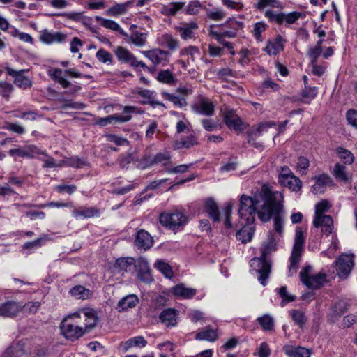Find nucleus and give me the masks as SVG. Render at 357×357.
<instances>
[{
	"label": "nucleus",
	"mask_w": 357,
	"mask_h": 357,
	"mask_svg": "<svg viewBox=\"0 0 357 357\" xmlns=\"http://www.w3.org/2000/svg\"><path fill=\"white\" fill-rule=\"evenodd\" d=\"M47 75L55 82L59 84L63 89H67L71 86V82L65 78V75H68L73 78L85 77L86 79H93L89 75H83L75 68H68L65 70L61 68H50L47 70Z\"/></svg>",
	"instance_id": "7"
},
{
	"label": "nucleus",
	"mask_w": 357,
	"mask_h": 357,
	"mask_svg": "<svg viewBox=\"0 0 357 357\" xmlns=\"http://www.w3.org/2000/svg\"><path fill=\"white\" fill-rule=\"evenodd\" d=\"M334 176L342 181L347 182L349 181V176L346 171V167L340 164L336 163L333 168Z\"/></svg>",
	"instance_id": "48"
},
{
	"label": "nucleus",
	"mask_w": 357,
	"mask_h": 357,
	"mask_svg": "<svg viewBox=\"0 0 357 357\" xmlns=\"http://www.w3.org/2000/svg\"><path fill=\"white\" fill-rule=\"evenodd\" d=\"M224 121L227 127L236 131H241L244 129L241 119L233 110H228L224 115Z\"/></svg>",
	"instance_id": "20"
},
{
	"label": "nucleus",
	"mask_w": 357,
	"mask_h": 357,
	"mask_svg": "<svg viewBox=\"0 0 357 357\" xmlns=\"http://www.w3.org/2000/svg\"><path fill=\"white\" fill-rule=\"evenodd\" d=\"M26 355L24 344L18 342L8 348L3 357H26Z\"/></svg>",
	"instance_id": "33"
},
{
	"label": "nucleus",
	"mask_w": 357,
	"mask_h": 357,
	"mask_svg": "<svg viewBox=\"0 0 357 357\" xmlns=\"http://www.w3.org/2000/svg\"><path fill=\"white\" fill-rule=\"evenodd\" d=\"M170 158V154L167 152L158 153L154 156L153 158H151L150 157H144L139 165L142 169L159 163H162L163 166L166 167L171 163Z\"/></svg>",
	"instance_id": "18"
},
{
	"label": "nucleus",
	"mask_w": 357,
	"mask_h": 357,
	"mask_svg": "<svg viewBox=\"0 0 357 357\" xmlns=\"http://www.w3.org/2000/svg\"><path fill=\"white\" fill-rule=\"evenodd\" d=\"M354 255H343L337 261V274L341 278H346L354 266Z\"/></svg>",
	"instance_id": "15"
},
{
	"label": "nucleus",
	"mask_w": 357,
	"mask_h": 357,
	"mask_svg": "<svg viewBox=\"0 0 357 357\" xmlns=\"http://www.w3.org/2000/svg\"><path fill=\"white\" fill-rule=\"evenodd\" d=\"M136 93L145 99V100L141 102L142 105H150L153 107L156 106L165 107L162 102L155 100V93L153 91L148 89L138 90Z\"/></svg>",
	"instance_id": "29"
},
{
	"label": "nucleus",
	"mask_w": 357,
	"mask_h": 357,
	"mask_svg": "<svg viewBox=\"0 0 357 357\" xmlns=\"http://www.w3.org/2000/svg\"><path fill=\"white\" fill-rule=\"evenodd\" d=\"M268 25L264 22H258L254 24V29L252 30V34L258 41L262 40L261 34L266 31Z\"/></svg>",
	"instance_id": "52"
},
{
	"label": "nucleus",
	"mask_w": 357,
	"mask_h": 357,
	"mask_svg": "<svg viewBox=\"0 0 357 357\" xmlns=\"http://www.w3.org/2000/svg\"><path fill=\"white\" fill-rule=\"evenodd\" d=\"M96 58L100 62L103 63H112V54L105 49H100L96 54Z\"/></svg>",
	"instance_id": "59"
},
{
	"label": "nucleus",
	"mask_w": 357,
	"mask_h": 357,
	"mask_svg": "<svg viewBox=\"0 0 357 357\" xmlns=\"http://www.w3.org/2000/svg\"><path fill=\"white\" fill-rule=\"evenodd\" d=\"M291 317L296 324L302 327L306 322V317L303 312L298 310H293L290 312Z\"/></svg>",
	"instance_id": "56"
},
{
	"label": "nucleus",
	"mask_w": 357,
	"mask_h": 357,
	"mask_svg": "<svg viewBox=\"0 0 357 357\" xmlns=\"http://www.w3.org/2000/svg\"><path fill=\"white\" fill-rule=\"evenodd\" d=\"M162 96L165 99L172 102L176 106L182 107L183 105H186L185 99L179 98L173 94L165 92L162 93Z\"/></svg>",
	"instance_id": "61"
},
{
	"label": "nucleus",
	"mask_w": 357,
	"mask_h": 357,
	"mask_svg": "<svg viewBox=\"0 0 357 357\" xmlns=\"http://www.w3.org/2000/svg\"><path fill=\"white\" fill-rule=\"evenodd\" d=\"M239 201V216L246 220L247 225H252L255 220V214L258 215V211L261 210L262 205H259V203L263 200L260 197V194L259 197H255L242 195Z\"/></svg>",
	"instance_id": "3"
},
{
	"label": "nucleus",
	"mask_w": 357,
	"mask_h": 357,
	"mask_svg": "<svg viewBox=\"0 0 357 357\" xmlns=\"http://www.w3.org/2000/svg\"><path fill=\"white\" fill-rule=\"evenodd\" d=\"M197 144V139L193 135H190L185 139L176 140L174 142V149H181L183 148L189 149L190 147Z\"/></svg>",
	"instance_id": "47"
},
{
	"label": "nucleus",
	"mask_w": 357,
	"mask_h": 357,
	"mask_svg": "<svg viewBox=\"0 0 357 357\" xmlns=\"http://www.w3.org/2000/svg\"><path fill=\"white\" fill-rule=\"evenodd\" d=\"M218 338V334L215 330L208 328L196 335V339L199 340H206L213 342Z\"/></svg>",
	"instance_id": "42"
},
{
	"label": "nucleus",
	"mask_w": 357,
	"mask_h": 357,
	"mask_svg": "<svg viewBox=\"0 0 357 357\" xmlns=\"http://www.w3.org/2000/svg\"><path fill=\"white\" fill-rule=\"evenodd\" d=\"M336 152L338 154L340 160L344 164L351 165L354 162V156L350 151L343 147H337L336 149Z\"/></svg>",
	"instance_id": "46"
},
{
	"label": "nucleus",
	"mask_w": 357,
	"mask_h": 357,
	"mask_svg": "<svg viewBox=\"0 0 357 357\" xmlns=\"http://www.w3.org/2000/svg\"><path fill=\"white\" fill-rule=\"evenodd\" d=\"M160 44L168 47L171 50H175L178 47V43L172 35L168 33L163 34L160 39Z\"/></svg>",
	"instance_id": "45"
},
{
	"label": "nucleus",
	"mask_w": 357,
	"mask_h": 357,
	"mask_svg": "<svg viewBox=\"0 0 357 357\" xmlns=\"http://www.w3.org/2000/svg\"><path fill=\"white\" fill-rule=\"evenodd\" d=\"M139 303V298L134 294H130L121 299L118 303V307L121 310L132 308Z\"/></svg>",
	"instance_id": "38"
},
{
	"label": "nucleus",
	"mask_w": 357,
	"mask_h": 357,
	"mask_svg": "<svg viewBox=\"0 0 357 357\" xmlns=\"http://www.w3.org/2000/svg\"><path fill=\"white\" fill-rule=\"evenodd\" d=\"M73 317H76L78 319H84V329L86 333L91 331L98 324V317L96 312L91 308H83L77 312L72 314Z\"/></svg>",
	"instance_id": "11"
},
{
	"label": "nucleus",
	"mask_w": 357,
	"mask_h": 357,
	"mask_svg": "<svg viewBox=\"0 0 357 357\" xmlns=\"http://www.w3.org/2000/svg\"><path fill=\"white\" fill-rule=\"evenodd\" d=\"M76 317L72 314L66 317L61 322V331L62 335L68 340H75L86 333L83 326H79V321L75 319Z\"/></svg>",
	"instance_id": "8"
},
{
	"label": "nucleus",
	"mask_w": 357,
	"mask_h": 357,
	"mask_svg": "<svg viewBox=\"0 0 357 357\" xmlns=\"http://www.w3.org/2000/svg\"><path fill=\"white\" fill-rule=\"evenodd\" d=\"M40 153V150L34 145H28L24 147L12 149L8 153L10 156L33 158Z\"/></svg>",
	"instance_id": "19"
},
{
	"label": "nucleus",
	"mask_w": 357,
	"mask_h": 357,
	"mask_svg": "<svg viewBox=\"0 0 357 357\" xmlns=\"http://www.w3.org/2000/svg\"><path fill=\"white\" fill-rule=\"evenodd\" d=\"M259 324L262 328L266 331H272L274 327V322L273 318L269 315H264L257 319Z\"/></svg>",
	"instance_id": "54"
},
{
	"label": "nucleus",
	"mask_w": 357,
	"mask_h": 357,
	"mask_svg": "<svg viewBox=\"0 0 357 357\" xmlns=\"http://www.w3.org/2000/svg\"><path fill=\"white\" fill-rule=\"evenodd\" d=\"M157 79L160 82L167 84H173L175 82L173 73L169 70H160L158 74Z\"/></svg>",
	"instance_id": "49"
},
{
	"label": "nucleus",
	"mask_w": 357,
	"mask_h": 357,
	"mask_svg": "<svg viewBox=\"0 0 357 357\" xmlns=\"http://www.w3.org/2000/svg\"><path fill=\"white\" fill-rule=\"evenodd\" d=\"M317 95V89L316 87H307L305 86L302 93L303 102L310 103Z\"/></svg>",
	"instance_id": "51"
},
{
	"label": "nucleus",
	"mask_w": 357,
	"mask_h": 357,
	"mask_svg": "<svg viewBox=\"0 0 357 357\" xmlns=\"http://www.w3.org/2000/svg\"><path fill=\"white\" fill-rule=\"evenodd\" d=\"M6 70L9 75L15 78L14 83L20 88L25 89L32 86L30 79L24 75L25 72L28 71L27 70H15L9 67H7Z\"/></svg>",
	"instance_id": "17"
},
{
	"label": "nucleus",
	"mask_w": 357,
	"mask_h": 357,
	"mask_svg": "<svg viewBox=\"0 0 357 357\" xmlns=\"http://www.w3.org/2000/svg\"><path fill=\"white\" fill-rule=\"evenodd\" d=\"M198 28V24L195 22H191L182 24L181 26L176 27V30L183 40H188L195 38L194 31L197 30Z\"/></svg>",
	"instance_id": "27"
},
{
	"label": "nucleus",
	"mask_w": 357,
	"mask_h": 357,
	"mask_svg": "<svg viewBox=\"0 0 357 357\" xmlns=\"http://www.w3.org/2000/svg\"><path fill=\"white\" fill-rule=\"evenodd\" d=\"M146 33L135 32L130 36V41L138 47H143L146 43Z\"/></svg>",
	"instance_id": "55"
},
{
	"label": "nucleus",
	"mask_w": 357,
	"mask_h": 357,
	"mask_svg": "<svg viewBox=\"0 0 357 357\" xmlns=\"http://www.w3.org/2000/svg\"><path fill=\"white\" fill-rule=\"evenodd\" d=\"M39 154L43 155L47 158L45 159H40L44 163L43 165V167L54 168V167L62 166L61 162L56 163L55 160L52 157L49 156L45 151H40V153Z\"/></svg>",
	"instance_id": "58"
},
{
	"label": "nucleus",
	"mask_w": 357,
	"mask_h": 357,
	"mask_svg": "<svg viewBox=\"0 0 357 357\" xmlns=\"http://www.w3.org/2000/svg\"><path fill=\"white\" fill-rule=\"evenodd\" d=\"M66 36L61 32H50L44 30L40 34V40L46 44L61 43L65 40Z\"/></svg>",
	"instance_id": "28"
},
{
	"label": "nucleus",
	"mask_w": 357,
	"mask_h": 357,
	"mask_svg": "<svg viewBox=\"0 0 357 357\" xmlns=\"http://www.w3.org/2000/svg\"><path fill=\"white\" fill-rule=\"evenodd\" d=\"M185 6V2L174 1L167 5L163 6L161 8V13L165 16H175L177 13L181 10Z\"/></svg>",
	"instance_id": "31"
},
{
	"label": "nucleus",
	"mask_w": 357,
	"mask_h": 357,
	"mask_svg": "<svg viewBox=\"0 0 357 357\" xmlns=\"http://www.w3.org/2000/svg\"><path fill=\"white\" fill-rule=\"evenodd\" d=\"M206 16L211 20L220 21L225 17V13L222 9H217L215 10L207 9Z\"/></svg>",
	"instance_id": "60"
},
{
	"label": "nucleus",
	"mask_w": 357,
	"mask_h": 357,
	"mask_svg": "<svg viewBox=\"0 0 357 357\" xmlns=\"http://www.w3.org/2000/svg\"><path fill=\"white\" fill-rule=\"evenodd\" d=\"M285 354L289 357H310L311 352L309 349L302 347L285 346Z\"/></svg>",
	"instance_id": "32"
},
{
	"label": "nucleus",
	"mask_w": 357,
	"mask_h": 357,
	"mask_svg": "<svg viewBox=\"0 0 357 357\" xmlns=\"http://www.w3.org/2000/svg\"><path fill=\"white\" fill-rule=\"evenodd\" d=\"M312 269V267L310 265L302 268L299 273L301 281L309 289H320L326 282V275L322 273L311 275Z\"/></svg>",
	"instance_id": "9"
},
{
	"label": "nucleus",
	"mask_w": 357,
	"mask_h": 357,
	"mask_svg": "<svg viewBox=\"0 0 357 357\" xmlns=\"http://www.w3.org/2000/svg\"><path fill=\"white\" fill-rule=\"evenodd\" d=\"M154 267L160 271L166 278H171L173 276V271L171 266L168 263L162 259H158L154 264Z\"/></svg>",
	"instance_id": "44"
},
{
	"label": "nucleus",
	"mask_w": 357,
	"mask_h": 357,
	"mask_svg": "<svg viewBox=\"0 0 357 357\" xmlns=\"http://www.w3.org/2000/svg\"><path fill=\"white\" fill-rule=\"evenodd\" d=\"M135 243L137 248L146 250L153 245V240L146 231L141 229L136 234Z\"/></svg>",
	"instance_id": "25"
},
{
	"label": "nucleus",
	"mask_w": 357,
	"mask_h": 357,
	"mask_svg": "<svg viewBox=\"0 0 357 357\" xmlns=\"http://www.w3.org/2000/svg\"><path fill=\"white\" fill-rule=\"evenodd\" d=\"M264 16L270 22H275L278 25L285 22L286 25H290L295 23L298 19L305 17V14L296 11L286 14L283 12L276 13L272 10H266L264 12Z\"/></svg>",
	"instance_id": "10"
},
{
	"label": "nucleus",
	"mask_w": 357,
	"mask_h": 357,
	"mask_svg": "<svg viewBox=\"0 0 357 357\" xmlns=\"http://www.w3.org/2000/svg\"><path fill=\"white\" fill-rule=\"evenodd\" d=\"M63 164H66L67 166L75 167V168H82L84 166L86 165L87 162L78 157H72L68 158L65 161L61 162Z\"/></svg>",
	"instance_id": "57"
},
{
	"label": "nucleus",
	"mask_w": 357,
	"mask_h": 357,
	"mask_svg": "<svg viewBox=\"0 0 357 357\" xmlns=\"http://www.w3.org/2000/svg\"><path fill=\"white\" fill-rule=\"evenodd\" d=\"M259 11H263L266 8H282V3L278 0H258L254 6Z\"/></svg>",
	"instance_id": "41"
},
{
	"label": "nucleus",
	"mask_w": 357,
	"mask_h": 357,
	"mask_svg": "<svg viewBox=\"0 0 357 357\" xmlns=\"http://www.w3.org/2000/svg\"><path fill=\"white\" fill-rule=\"evenodd\" d=\"M305 243V237L304 236V232L300 227H297L296 229L293 249L289 257L290 265L289 266L288 271L289 276H292L297 271L303 251Z\"/></svg>",
	"instance_id": "6"
},
{
	"label": "nucleus",
	"mask_w": 357,
	"mask_h": 357,
	"mask_svg": "<svg viewBox=\"0 0 357 357\" xmlns=\"http://www.w3.org/2000/svg\"><path fill=\"white\" fill-rule=\"evenodd\" d=\"M135 1V0H130L123 3H116L105 11L106 14L113 17L124 15L133 6Z\"/></svg>",
	"instance_id": "26"
},
{
	"label": "nucleus",
	"mask_w": 357,
	"mask_h": 357,
	"mask_svg": "<svg viewBox=\"0 0 357 357\" xmlns=\"http://www.w3.org/2000/svg\"><path fill=\"white\" fill-rule=\"evenodd\" d=\"M217 26L221 29L225 27L229 28L236 33L238 30L242 29L243 28V23L242 22L235 20L232 18H229L224 23L218 24Z\"/></svg>",
	"instance_id": "50"
},
{
	"label": "nucleus",
	"mask_w": 357,
	"mask_h": 357,
	"mask_svg": "<svg viewBox=\"0 0 357 357\" xmlns=\"http://www.w3.org/2000/svg\"><path fill=\"white\" fill-rule=\"evenodd\" d=\"M202 8L203 6L199 1L192 0L187 5L185 13L189 15H197Z\"/></svg>",
	"instance_id": "53"
},
{
	"label": "nucleus",
	"mask_w": 357,
	"mask_h": 357,
	"mask_svg": "<svg viewBox=\"0 0 357 357\" xmlns=\"http://www.w3.org/2000/svg\"><path fill=\"white\" fill-rule=\"evenodd\" d=\"M192 111L197 114L211 116L215 112V105L208 98L199 96L191 105Z\"/></svg>",
	"instance_id": "12"
},
{
	"label": "nucleus",
	"mask_w": 357,
	"mask_h": 357,
	"mask_svg": "<svg viewBox=\"0 0 357 357\" xmlns=\"http://www.w3.org/2000/svg\"><path fill=\"white\" fill-rule=\"evenodd\" d=\"M178 317V310L174 308H167L160 313L159 319L167 327H173L177 324Z\"/></svg>",
	"instance_id": "21"
},
{
	"label": "nucleus",
	"mask_w": 357,
	"mask_h": 357,
	"mask_svg": "<svg viewBox=\"0 0 357 357\" xmlns=\"http://www.w3.org/2000/svg\"><path fill=\"white\" fill-rule=\"evenodd\" d=\"M135 264V259L132 257L119 258L114 264V271L123 275L125 273L132 271Z\"/></svg>",
	"instance_id": "22"
},
{
	"label": "nucleus",
	"mask_w": 357,
	"mask_h": 357,
	"mask_svg": "<svg viewBox=\"0 0 357 357\" xmlns=\"http://www.w3.org/2000/svg\"><path fill=\"white\" fill-rule=\"evenodd\" d=\"M144 55L155 65L166 66L169 61L170 53L167 51L155 48L149 51H144Z\"/></svg>",
	"instance_id": "13"
},
{
	"label": "nucleus",
	"mask_w": 357,
	"mask_h": 357,
	"mask_svg": "<svg viewBox=\"0 0 357 357\" xmlns=\"http://www.w3.org/2000/svg\"><path fill=\"white\" fill-rule=\"evenodd\" d=\"M96 20L106 29L119 32L122 36L127 35L126 33L121 28L119 24L113 20L105 19L100 16H96Z\"/></svg>",
	"instance_id": "36"
},
{
	"label": "nucleus",
	"mask_w": 357,
	"mask_h": 357,
	"mask_svg": "<svg viewBox=\"0 0 357 357\" xmlns=\"http://www.w3.org/2000/svg\"><path fill=\"white\" fill-rule=\"evenodd\" d=\"M159 221L163 227L176 233L183 229L188 222V217L183 211L173 209L160 213Z\"/></svg>",
	"instance_id": "4"
},
{
	"label": "nucleus",
	"mask_w": 357,
	"mask_h": 357,
	"mask_svg": "<svg viewBox=\"0 0 357 357\" xmlns=\"http://www.w3.org/2000/svg\"><path fill=\"white\" fill-rule=\"evenodd\" d=\"M147 344V341L142 336H137L128 340L126 342H121L119 344V349L126 352L132 347H144Z\"/></svg>",
	"instance_id": "30"
},
{
	"label": "nucleus",
	"mask_w": 357,
	"mask_h": 357,
	"mask_svg": "<svg viewBox=\"0 0 357 357\" xmlns=\"http://www.w3.org/2000/svg\"><path fill=\"white\" fill-rule=\"evenodd\" d=\"M275 249L276 241L271 234L268 240L261 248V256L258 258H253L250 261V266L259 274L258 280L263 286L266 284L271 270V262L267 259L266 257L271 251L275 250Z\"/></svg>",
	"instance_id": "2"
},
{
	"label": "nucleus",
	"mask_w": 357,
	"mask_h": 357,
	"mask_svg": "<svg viewBox=\"0 0 357 357\" xmlns=\"http://www.w3.org/2000/svg\"><path fill=\"white\" fill-rule=\"evenodd\" d=\"M250 225L243 227V228L236 233L237 240L241 241L242 243H246L250 241L252 238L255 229L253 227Z\"/></svg>",
	"instance_id": "34"
},
{
	"label": "nucleus",
	"mask_w": 357,
	"mask_h": 357,
	"mask_svg": "<svg viewBox=\"0 0 357 357\" xmlns=\"http://www.w3.org/2000/svg\"><path fill=\"white\" fill-rule=\"evenodd\" d=\"M331 204L326 199L317 203L315 206V215L312 222L314 227H321V232L326 236L331 234L333 228L332 218L324 214L329 210Z\"/></svg>",
	"instance_id": "5"
},
{
	"label": "nucleus",
	"mask_w": 357,
	"mask_h": 357,
	"mask_svg": "<svg viewBox=\"0 0 357 357\" xmlns=\"http://www.w3.org/2000/svg\"><path fill=\"white\" fill-rule=\"evenodd\" d=\"M172 293L178 297L191 298L195 295L196 290L195 289L188 288L181 284L175 286L172 289Z\"/></svg>",
	"instance_id": "35"
},
{
	"label": "nucleus",
	"mask_w": 357,
	"mask_h": 357,
	"mask_svg": "<svg viewBox=\"0 0 357 357\" xmlns=\"http://www.w3.org/2000/svg\"><path fill=\"white\" fill-rule=\"evenodd\" d=\"M22 310V304L8 301L0 304V317L13 318Z\"/></svg>",
	"instance_id": "16"
},
{
	"label": "nucleus",
	"mask_w": 357,
	"mask_h": 357,
	"mask_svg": "<svg viewBox=\"0 0 357 357\" xmlns=\"http://www.w3.org/2000/svg\"><path fill=\"white\" fill-rule=\"evenodd\" d=\"M85 107V105L80 102H73L72 100H63V104L61 106V109H65L72 108L74 109H82Z\"/></svg>",
	"instance_id": "62"
},
{
	"label": "nucleus",
	"mask_w": 357,
	"mask_h": 357,
	"mask_svg": "<svg viewBox=\"0 0 357 357\" xmlns=\"http://www.w3.org/2000/svg\"><path fill=\"white\" fill-rule=\"evenodd\" d=\"M285 40L281 36H278L274 40H268L266 45L264 48L269 56L276 55L284 50V43Z\"/></svg>",
	"instance_id": "24"
},
{
	"label": "nucleus",
	"mask_w": 357,
	"mask_h": 357,
	"mask_svg": "<svg viewBox=\"0 0 357 357\" xmlns=\"http://www.w3.org/2000/svg\"><path fill=\"white\" fill-rule=\"evenodd\" d=\"M205 207L209 217L212 218L214 222H219L220 218L217 204L213 199H208L206 202Z\"/></svg>",
	"instance_id": "40"
},
{
	"label": "nucleus",
	"mask_w": 357,
	"mask_h": 357,
	"mask_svg": "<svg viewBox=\"0 0 357 357\" xmlns=\"http://www.w3.org/2000/svg\"><path fill=\"white\" fill-rule=\"evenodd\" d=\"M260 197L263 200L261 210L258 211V218L262 222H268L273 216L274 231L279 235L283 232L284 222L281 212L283 208L282 194L279 191H272L267 185H263L260 191Z\"/></svg>",
	"instance_id": "1"
},
{
	"label": "nucleus",
	"mask_w": 357,
	"mask_h": 357,
	"mask_svg": "<svg viewBox=\"0 0 357 357\" xmlns=\"http://www.w3.org/2000/svg\"><path fill=\"white\" fill-rule=\"evenodd\" d=\"M40 303L38 301L28 302L22 305V309L31 314H35L40 307Z\"/></svg>",
	"instance_id": "64"
},
{
	"label": "nucleus",
	"mask_w": 357,
	"mask_h": 357,
	"mask_svg": "<svg viewBox=\"0 0 357 357\" xmlns=\"http://www.w3.org/2000/svg\"><path fill=\"white\" fill-rule=\"evenodd\" d=\"M115 54L120 61L130 65H131L135 57L128 49L121 46L116 47Z\"/></svg>",
	"instance_id": "37"
},
{
	"label": "nucleus",
	"mask_w": 357,
	"mask_h": 357,
	"mask_svg": "<svg viewBox=\"0 0 357 357\" xmlns=\"http://www.w3.org/2000/svg\"><path fill=\"white\" fill-rule=\"evenodd\" d=\"M72 296L77 299H86L90 296V291L82 285H77L70 290Z\"/></svg>",
	"instance_id": "43"
},
{
	"label": "nucleus",
	"mask_w": 357,
	"mask_h": 357,
	"mask_svg": "<svg viewBox=\"0 0 357 357\" xmlns=\"http://www.w3.org/2000/svg\"><path fill=\"white\" fill-rule=\"evenodd\" d=\"M282 185L288 188L292 191L298 192L301 190L302 182L300 178L295 175L289 176L288 178L283 179L279 182Z\"/></svg>",
	"instance_id": "39"
},
{
	"label": "nucleus",
	"mask_w": 357,
	"mask_h": 357,
	"mask_svg": "<svg viewBox=\"0 0 357 357\" xmlns=\"http://www.w3.org/2000/svg\"><path fill=\"white\" fill-rule=\"evenodd\" d=\"M315 183L313 185V192L316 195L324 193L328 186L333 185L332 178L327 174H323L314 177Z\"/></svg>",
	"instance_id": "23"
},
{
	"label": "nucleus",
	"mask_w": 357,
	"mask_h": 357,
	"mask_svg": "<svg viewBox=\"0 0 357 357\" xmlns=\"http://www.w3.org/2000/svg\"><path fill=\"white\" fill-rule=\"evenodd\" d=\"M13 90V86L12 84L6 82H0V95L2 97L8 99Z\"/></svg>",
	"instance_id": "63"
},
{
	"label": "nucleus",
	"mask_w": 357,
	"mask_h": 357,
	"mask_svg": "<svg viewBox=\"0 0 357 357\" xmlns=\"http://www.w3.org/2000/svg\"><path fill=\"white\" fill-rule=\"evenodd\" d=\"M135 268L136 269L138 278L144 283H151L153 278L151 271L147 260L143 257H139L135 260Z\"/></svg>",
	"instance_id": "14"
}]
</instances>
